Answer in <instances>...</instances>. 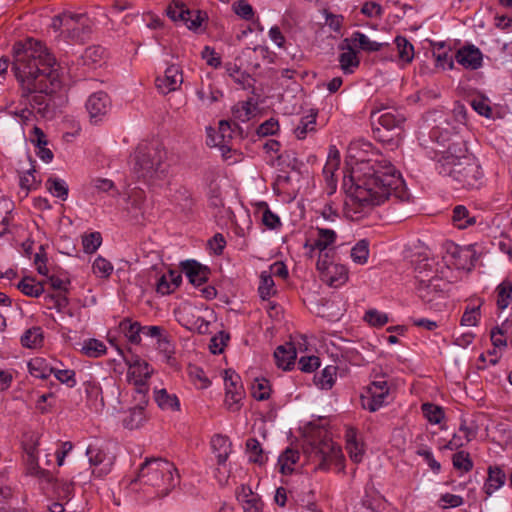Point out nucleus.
Returning a JSON list of instances; mask_svg holds the SVG:
<instances>
[{
	"instance_id": "nucleus-1",
	"label": "nucleus",
	"mask_w": 512,
	"mask_h": 512,
	"mask_svg": "<svg viewBox=\"0 0 512 512\" xmlns=\"http://www.w3.org/2000/svg\"><path fill=\"white\" fill-rule=\"evenodd\" d=\"M11 71L18 83L20 102L25 105L15 113L21 123L28 124L34 112L42 118H51L63 82L56 58L48 48L34 38L15 42Z\"/></svg>"
},
{
	"instance_id": "nucleus-2",
	"label": "nucleus",
	"mask_w": 512,
	"mask_h": 512,
	"mask_svg": "<svg viewBox=\"0 0 512 512\" xmlns=\"http://www.w3.org/2000/svg\"><path fill=\"white\" fill-rule=\"evenodd\" d=\"M343 188L348 210L363 213L390 197L408 201L409 193L399 171L385 159L357 160L344 176Z\"/></svg>"
},
{
	"instance_id": "nucleus-3",
	"label": "nucleus",
	"mask_w": 512,
	"mask_h": 512,
	"mask_svg": "<svg viewBox=\"0 0 512 512\" xmlns=\"http://www.w3.org/2000/svg\"><path fill=\"white\" fill-rule=\"evenodd\" d=\"M180 482L175 465L165 459H150L141 464L137 477L131 481L133 490L137 485L152 498L166 497Z\"/></svg>"
},
{
	"instance_id": "nucleus-4",
	"label": "nucleus",
	"mask_w": 512,
	"mask_h": 512,
	"mask_svg": "<svg viewBox=\"0 0 512 512\" xmlns=\"http://www.w3.org/2000/svg\"><path fill=\"white\" fill-rule=\"evenodd\" d=\"M167 151L159 143L140 144L133 156V174L148 185H158L169 172Z\"/></svg>"
},
{
	"instance_id": "nucleus-5",
	"label": "nucleus",
	"mask_w": 512,
	"mask_h": 512,
	"mask_svg": "<svg viewBox=\"0 0 512 512\" xmlns=\"http://www.w3.org/2000/svg\"><path fill=\"white\" fill-rule=\"evenodd\" d=\"M435 169L440 175L451 178L463 188L476 187L483 176L480 166L472 157L457 156L450 149L438 157Z\"/></svg>"
},
{
	"instance_id": "nucleus-6",
	"label": "nucleus",
	"mask_w": 512,
	"mask_h": 512,
	"mask_svg": "<svg viewBox=\"0 0 512 512\" xmlns=\"http://www.w3.org/2000/svg\"><path fill=\"white\" fill-rule=\"evenodd\" d=\"M53 26L73 43L86 42L92 33L91 21L85 14L63 13L54 18Z\"/></svg>"
},
{
	"instance_id": "nucleus-7",
	"label": "nucleus",
	"mask_w": 512,
	"mask_h": 512,
	"mask_svg": "<svg viewBox=\"0 0 512 512\" xmlns=\"http://www.w3.org/2000/svg\"><path fill=\"white\" fill-rule=\"evenodd\" d=\"M448 288L449 282L437 275H432L427 279L420 276L416 291L423 302L429 304L431 308L439 309L442 304L441 300L445 299Z\"/></svg>"
},
{
	"instance_id": "nucleus-8",
	"label": "nucleus",
	"mask_w": 512,
	"mask_h": 512,
	"mask_svg": "<svg viewBox=\"0 0 512 512\" xmlns=\"http://www.w3.org/2000/svg\"><path fill=\"white\" fill-rule=\"evenodd\" d=\"M370 120L372 125L378 123L383 129L392 131L399 129L405 121L404 115L389 102L375 100L372 103Z\"/></svg>"
},
{
	"instance_id": "nucleus-9",
	"label": "nucleus",
	"mask_w": 512,
	"mask_h": 512,
	"mask_svg": "<svg viewBox=\"0 0 512 512\" xmlns=\"http://www.w3.org/2000/svg\"><path fill=\"white\" fill-rule=\"evenodd\" d=\"M86 455L91 467V475L102 478L108 475L115 463V455L103 445L90 444L86 449Z\"/></svg>"
},
{
	"instance_id": "nucleus-10",
	"label": "nucleus",
	"mask_w": 512,
	"mask_h": 512,
	"mask_svg": "<svg viewBox=\"0 0 512 512\" xmlns=\"http://www.w3.org/2000/svg\"><path fill=\"white\" fill-rule=\"evenodd\" d=\"M311 454L319 460L318 469L327 470L332 463H339L343 459V453L336 443L329 438H324L314 443L311 448Z\"/></svg>"
},
{
	"instance_id": "nucleus-11",
	"label": "nucleus",
	"mask_w": 512,
	"mask_h": 512,
	"mask_svg": "<svg viewBox=\"0 0 512 512\" xmlns=\"http://www.w3.org/2000/svg\"><path fill=\"white\" fill-rule=\"evenodd\" d=\"M388 394L389 387L386 381L372 382L361 394V405L364 409L375 412L385 404Z\"/></svg>"
},
{
	"instance_id": "nucleus-12",
	"label": "nucleus",
	"mask_w": 512,
	"mask_h": 512,
	"mask_svg": "<svg viewBox=\"0 0 512 512\" xmlns=\"http://www.w3.org/2000/svg\"><path fill=\"white\" fill-rule=\"evenodd\" d=\"M225 405L231 412H238L241 409V400L244 395L241 379L234 371L225 372Z\"/></svg>"
},
{
	"instance_id": "nucleus-13",
	"label": "nucleus",
	"mask_w": 512,
	"mask_h": 512,
	"mask_svg": "<svg viewBox=\"0 0 512 512\" xmlns=\"http://www.w3.org/2000/svg\"><path fill=\"white\" fill-rule=\"evenodd\" d=\"M111 101L107 93L103 91L95 92L89 96L86 101V109L90 119L98 123L110 110Z\"/></svg>"
},
{
	"instance_id": "nucleus-14",
	"label": "nucleus",
	"mask_w": 512,
	"mask_h": 512,
	"mask_svg": "<svg viewBox=\"0 0 512 512\" xmlns=\"http://www.w3.org/2000/svg\"><path fill=\"white\" fill-rule=\"evenodd\" d=\"M156 87L162 94L177 90L183 82L181 68L172 64L165 70L164 76L156 78Z\"/></svg>"
},
{
	"instance_id": "nucleus-15",
	"label": "nucleus",
	"mask_w": 512,
	"mask_h": 512,
	"mask_svg": "<svg viewBox=\"0 0 512 512\" xmlns=\"http://www.w3.org/2000/svg\"><path fill=\"white\" fill-rule=\"evenodd\" d=\"M237 128H239V126L235 122L221 120L215 135L212 136L209 134L210 141L207 143L209 145L218 146L223 152L225 150H230L229 143L233 137L235 129Z\"/></svg>"
},
{
	"instance_id": "nucleus-16",
	"label": "nucleus",
	"mask_w": 512,
	"mask_h": 512,
	"mask_svg": "<svg viewBox=\"0 0 512 512\" xmlns=\"http://www.w3.org/2000/svg\"><path fill=\"white\" fill-rule=\"evenodd\" d=\"M181 267L182 272L194 286H201L206 283L211 273L207 266L200 264L196 260H186L181 263Z\"/></svg>"
},
{
	"instance_id": "nucleus-17",
	"label": "nucleus",
	"mask_w": 512,
	"mask_h": 512,
	"mask_svg": "<svg viewBox=\"0 0 512 512\" xmlns=\"http://www.w3.org/2000/svg\"><path fill=\"white\" fill-rule=\"evenodd\" d=\"M455 60L466 69L476 70L482 66L483 54L476 46L468 45L455 53Z\"/></svg>"
},
{
	"instance_id": "nucleus-18",
	"label": "nucleus",
	"mask_w": 512,
	"mask_h": 512,
	"mask_svg": "<svg viewBox=\"0 0 512 512\" xmlns=\"http://www.w3.org/2000/svg\"><path fill=\"white\" fill-rule=\"evenodd\" d=\"M487 473L488 476L484 483L483 490L487 496H491L505 484L506 475L499 466H489Z\"/></svg>"
},
{
	"instance_id": "nucleus-19",
	"label": "nucleus",
	"mask_w": 512,
	"mask_h": 512,
	"mask_svg": "<svg viewBox=\"0 0 512 512\" xmlns=\"http://www.w3.org/2000/svg\"><path fill=\"white\" fill-rule=\"evenodd\" d=\"M296 350L292 344L280 345L274 352V358L279 368L291 370L296 360Z\"/></svg>"
},
{
	"instance_id": "nucleus-20",
	"label": "nucleus",
	"mask_w": 512,
	"mask_h": 512,
	"mask_svg": "<svg viewBox=\"0 0 512 512\" xmlns=\"http://www.w3.org/2000/svg\"><path fill=\"white\" fill-rule=\"evenodd\" d=\"M346 450L354 463H360L363 459L364 450L362 444L357 440V430L349 427L345 432Z\"/></svg>"
},
{
	"instance_id": "nucleus-21",
	"label": "nucleus",
	"mask_w": 512,
	"mask_h": 512,
	"mask_svg": "<svg viewBox=\"0 0 512 512\" xmlns=\"http://www.w3.org/2000/svg\"><path fill=\"white\" fill-rule=\"evenodd\" d=\"M231 442L227 436L214 435L211 439V447L217 458L219 466L225 465L230 453Z\"/></svg>"
},
{
	"instance_id": "nucleus-22",
	"label": "nucleus",
	"mask_w": 512,
	"mask_h": 512,
	"mask_svg": "<svg viewBox=\"0 0 512 512\" xmlns=\"http://www.w3.org/2000/svg\"><path fill=\"white\" fill-rule=\"evenodd\" d=\"M146 421L145 406L137 404L130 408L124 416L122 423L123 426L129 430L140 428Z\"/></svg>"
},
{
	"instance_id": "nucleus-23",
	"label": "nucleus",
	"mask_w": 512,
	"mask_h": 512,
	"mask_svg": "<svg viewBox=\"0 0 512 512\" xmlns=\"http://www.w3.org/2000/svg\"><path fill=\"white\" fill-rule=\"evenodd\" d=\"M351 42L360 50L368 53L380 51L383 47L388 46V43H380L370 40L366 34L360 31H355L351 35Z\"/></svg>"
},
{
	"instance_id": "nucleus-24",
	"label": "nucleus",
	"mask_w": 512,
	"mask_h": 512,
	"mask_svg": "<svg viewBox=\"0 0 512 512\" xmlns=\"http://www.w3.org/2000/svg\"><path fill=\"white\" fill-rule=\"evenodd\" d=\"M176 321L184 328L189 330L195 324L194 319L197 315V308L191 304L185 303L174 310Z\"/></svg>"
},
{
	"instance_id": "nucleus-25",
	"label": "nucleus",
	"mask_w": 512,
	"mask_h": 512,
	"mask_svg": "<svg viewBox=\"0 0 512 512\" xmlns=\"http://www.w3.org/2000/svg\"><path fill=\"white\" fill-rule=\"evenodd\" d=\"M347 51L342 52L339 57V65L344 74L349 75L359 67L360 60L357 56L356 51L347 45Z\"/></svg>"
},
{
	"instance_id": "nucleus-26",
	"label": "nucleus",
	"mask_w": 512,
	"mask_h": 512,
	"mask_svg": "<svg viewBox=\"0 0 512 512\" xmlns=\"http://www.w3.org/2000/svg\"><path fill=\"white\" fill-rule=\"evenodd\" d=\"M239 499L242 502L244 512H261L263 510L261 498L253 493L250 488L243 487Z\"/></svg>"
},
{
	"instance_id": "nucleus-27",
	"label": "nucleus",
	"mask_w": 512,
	"mask_h": 512,
	"mask_svg": "<svg viewBox=\"0 0 512 512\" xmlns=\"http://www.w3.org/2000/svg\"><path fill=\"white\" fill-rule=\"evenodd\" d=\"M317 238L311 244V252L315 249L319 250V252H324L327 248L332 245L336 240V233L332 229L327 228H317Z\"/></svg>"
},
{
	"instance_id": "nucleus-28",
	"label": "nucleus",
	"mask_w": 512,
	"mask_h": 512,
	"mask_svg": "<svg viewBox=\"0 0 512 512\" xmlns=\"http://www.w3.org/2000/svg\"><path fill=\"white\" fill-rule=\"evenodd\" d=\"M324 277L329 286L337 288L347 282L348 269L344 265L334 264Z\"/></svg>"
},
{
	"instance_id": "nucleus-29",
	"label": "nucleus",
	"mask_w": 512,
	"mask_h": 512,
	"mask_svg": "<svg viewBox=\"0 0 512 512\" xmlns=\"http://www.w3.org/2000/svg\"><path fill=\"white\" fill-rule=\"evenodd\" d=\"M316 118V112L301 117L299 123L294 128V134L297 139L303 140L309 133L316 131Z\"/></svg>"
},
{
	"instance_id": "nucleus-30",
	"label": "nucleus",
	"mask_w": 512,
	"mask_h": 512,
	"mask_svg": "<svg viewBox=\"0 0 512 512\" xmlns=\"http://www.w3.org/2000/svg\"><path fill=\"white\" fill-rule=\"evenodd\" d=\"M28 371L36 378L47 379L53 374L54 368L44 358L35 357L28 362Z\"/></svg>"
},
{
	"instance_id": "nucleus-31",
	"label": "nucleus",
	"mask_w": 512,
	"mask_h": 512,
	"mask_svg": "<svg viewBox=\"0 0 512 512\" xmlns=\"http://www.w3.org/2000/svg\"><path fill=\"white\" fill-rule=\"evenodd\" d=\"M21 344L29 349H36L43 345L44 335L41 327H31L21 336Z\"/></svg>"
},
{
	"instance_id": "nucleus-32",
	"label": "nucleus",
	"mask_w": 512,
	"mask_h": 512,
	"mask_svg": "<svg viewBox=\"0 0 512 512\" xmlns=\"http://www.w3.org/2000/svg\"><path fill=\"white\" fill-rule=\"evenodd\" d=\"M300 453L293 448H286L278 458V465L282 474H291L293 472V465L299 460Z\"/></svg>"
},
{
	"instance_id": "nucleus-33",
	"label": "nucleus",
	"mask_w": 512,
	"mask_h": 512,
	"mask_svg": "<svg viewBox=\"0 0 512 512\" xmlns=\"http://www.w3.org/2000/svg\"><path fill=\"white\" fill-rule=\"evenodd\" d=\"M156 403L161 409L176 411L180 409L179 399L175 394H169L166 389L156 390L154 392Z\"/></svg>"
},
{
	"instance_id": "nucleus-34",
	"label": "nucleus",
	"mask_w": 512,
	"mask_h": 512,
	"mask_svg": "<svg viewBox=\"0 0 512 512\" xmlns=\"http://www.w3.org/2000/svg\"><path fill=\"white\" fill-rule=\"evenodd\" d=\"M452 221L458 229H466L476 223V218L470 215L469 210L465 206L458 205L453 210Z\"/></svg>"
},
{
	"instance_id": "nucleus-35",
	"label": "nucleus",
	"mask_w": 512,
	"mask_h": 512,
	"mask_svg": "<svg viewBox=\"0 0 512 512\" xmlns=\"http://www.w3.org/2000/svg\"><path fill=\"white\" fill-rule=\"evenodd\" d=\"M246 452L250 462L258 465H263L267 461V456L264 454L263 448L256 438H248L246 441Z\"/></svg>"
},
{
	"instance_id": "nucleus-36",
	"label": "nucleus",
	"mask_w": 512,
	"mask_h": 512,
	"mask_svg": "<svg viewBox=\"0 0 512 512\" xmlns=\"http://www.w3.org/2000/svg\"><path fill=\"white\" fill-rule=\"evenodd\" d=\"M337 367L334 365L326 366L321 373L315 374L314 383L321 389H331L336 380Z\"/></svg>"
},
{
	"instance_id": "nucleus-37",
	"label": "nucleus",
	"mask_w": 512,
	"mask_h": 512,
	"mask_svg": "<svg viewBox=\"0 0 512 512\" xmlns=\"http://www.w3.org/2000/svg\"><path fill=\"white\" fill-rule=\"evenodd\" d=\"M421 411L426 420L433 425L440 424L445 418L444 409L431 402H426L421 405Z\"/></svg>"
},
{
	"instance_id": "nucleus-38",
	"label": "nucleus",
	"mask_w": 512,
	"mask_h": 512,
	"mask_svg": "<svg viewBox=\"0 0 512 512\" xmlns=\"http://www.w3.org/2000/svg\"><path fill=\"white\" fill-rule=\"evenodd\" d=\"M120 329L132 344H139L141 342L142 326L139 322L124 319L120 322Z\"/></svg>"
},
{
	"instance_id": "nucleus-39",
	"label": "nucleus",
	"mask_w": 512,
	"mask_h": 512,
	"mask_svg": "<svg viewBox=\"0 0 512 512\" xmlns=\"http://www.w3.org/2000/svg\"><path fill=\"white\" fill-rule=\"evenodd\" d=\"M17 288L26 296L39 297L44 292L42 282H36L33 278L24 277L18 284Z\"/></svg>"
},
{
	"instance_id": "nucleus-40",
	"label": "nucleus",
	"mask_w": 512,
	"mask_h": 512,
	"mask_svg": "<svg viewBox=\"0 0 512 512\" xmlns=\"http://www.w3.org/2000/svg\"><path fill=\"white\" fill-rule=\"evenodd\" d=\"M105 344L95 338L85 340L83 342L81 353L87 357L98 358L106 354Z\"/></svg>"
},
{
	"instance_id": "nucleus-41",
	"label": "nucleus",
	"mask_w": 512,
	"mask_h": 512,
	"mask_svg": "<svg viewBox=\"0 0 512 512\" xmlns=\"http://www.w3.org/2000/svg\"><path fill=\"white\" fill-rule=\"evenodd\" d=\"M141 333L151 338H157L159 347L165 352L167 357H170V354L173 351L170 349V343L168 339L166 337H162V328L160 326H142Z\"/></svg>"
},
{
	"instance_id": "nucleus-42",
	"label": "nucleus",
	"mask_w": 512,
	"mask_h": 512,
	"mask_svg": "<svg viewBox=\"0 0 512 512\" xmlns=\"http://www.w3.org/2000/svg\"><path fill=\"white\" fill-rule=\"evenodd\" d=\"M497 293V307L503 311L512 302V283L510 281H503L496 288Z\"/></svg>"
},
{
	"instance_id": "nucleus-43",
	"label": "nucleus",
	"mask_w": 512,
	"mask_h": 512,
	"mask_svg": "<svg viewBox=\"0 0 512 512\" xmlns=\"http://www.w3.org/2000/svg\"><path fill=\"white\" fill-rule=\"evenodd\" d=\"M274 280L268 271H262L260 274V284L258 293L262 300H269V298L276 293L274 288Z\"/></svg>"
},
{
	"instance_id": "nucleus-44",
	"label": "nucleus",
	"mask_w": 512,
	"mask_h": 512,
	"mask_svg": "<svg viewBox=\"0 0 512 512\" xmlns=\"http://www.w3.org/2000/svg\"><path fill=\"white\" fill-rule=\"evenodd\" d=\"M46 187L54 197H57L62 201L67 199L69 188L63 179L50 177L46 181Z\"/></svg>"
},
{
	"instance_id": "nucleus-45",
	"label": "nucleus",
	"mask_w": 512,
	"mask_h": 512,
	"mask_svg": "<svg viewBox=\"0 0 512 512\" xmlns=\"http://www.w3.org/2000/svg\"><path fill=\"white\" fill-rule=\"evenodd\" d=\"M399 59L405 63L412 62L414 58V47L404 36H397L394 40Z\"/></svg>"
},
{
	"instance_id": "nucleus-46",
	"label": "nucleus",
	"mask_w": 512,
	"mask_h": 512,
	"mask_svg": "<svg viewBox=\"0 0 512 512\" xmlns=\"http://www.w3.org/2000/svg\"><path fill=\"white\" fill-rule=\"evenodd\" d=\"M270 382L266 378H256L251 386V394L258 401L267 400L270 397Z\"/></svg>"
},
{
	"instance_id": "nucleus-47",
	"label": "nucleus",
	"mask_w": 512,
	"mask_h": 512,
	"mask_svg": "<svg viewBox=\"0 0 512 512\" xmlns=\"http://www.w3.org/2000/svg\"><path fill=\"white\" fill-rule=\"evenodd\" d=\"M12 209L13 203L4 197H0V236L8 232Z\"/></svg>"
},
{
	"instance_id": "nucleus-48",
	"label": "nucleus",
	"mask_w": 512,
	"mask_h": 512,
	"mask_svg": "<svg viewBox=\"0 0 512 512\" xmlns=\"http://www.w3.org/2000/svg\"><path fill=\"white\" fill-rule=\"evenodd\" d=\"M153 373V369L150 367L149 363L137 358L130 365V374L133 376V379H145L148 380Z\"/></svg>"
},
{
	"instance_id": "nucleus-49",
	"label": "nucleus",
	"mask_w": 512,
	"mask_h": 512,
	"mask_svg": "<svg viewBox=\"0 0 512 512\" xmlns=\"http://www.w3.org/2000/svg\"><path fill=\"white\" fill-rule=\"evenodd\" d=\"M35 172L36 169L34 162L30 160V168L23 172L19 179L20 188L25 191V195H27L30 190L37 188L38 184L36 181Z\"/></svg>"
},
{
	"instance_id": "nucleus-50",
	"label": "nucleus",
	"mask_w": 512,
	"mask_h": 512,
	"mask_svg": "<svg viewBox=\"0 0 512 512\" xmlns=\"http://www.w3.org/2000/svg\"><path fill=\"white\" fill-rule=\"evenodd\" d=\"M104 56L105 49L99 45H94L86 48L81 58L84 65H95L100 63Z\"/></svg>"
},
{
	"instance_id": "nucleus-51",
	"label": "nucleus",
	"mask_w": 512,
	"mask_h": 512,
	"mask_svg": "<svg viewBox=\"0 0 512 512\" xmlns=\"http://www.w3.org/2000/svg\"><path fill=\"white\" fill-rule=\"evenodd\" d=\"M369 256V241L362 239L358 241L355 246L351 249L352 260L360 265L367 262Z\"/></svg>"
},
{
	"instance_id": "nucleus-52",
	"label": "nucleus",
	"mask_w": 512,
	"mask_h": 512,
	"mask_svg": "<svg viewBox=\"0 0 512 512\" xmlns=\"http://www.w3.org/2000/svg\"><path fill=\"white\" fill-rule=\"evenodd\" d=\"M453 467L462 472H469L473 469V461L467 451L456 452L452 457Z\"/></svg>"
},
{
	"instance_id": "nucleus-53",
	"label": "nucleus",
	"mask_w": 512,
	"mask_h": 512,
	"mask_svg": "<svg viewBox=\"0 0 512 512\" xmlns=\"http://www.w3.org/2000/svg\"><path fill=\"white\" fill-rule=\"evenodd\" d=\"M175 201L181 207V210L184 212L192 211L195 200L192 196V193L186 188H180L175 193Z\"/></svg>"
},
{
	"instance_id": "nucleus-54",
	"label": "nucleus",
	"mask_w": 512,
	"mask_h": 512,
	"mask_svg": "<svg viewBox=\"0 0 512 512\" xmlns=\"http://www.w3.org/2000/svg\"><path fill=\"white\" fill-rule=\"evenodd\" d=\"M470 104L479 115L486 118L492 117V108L490 106V100L487 97L478 95L471 100Z\"/></svg>"
},
{
	"instance_id": "nucleus-55",
	"label": "nucleus",
	"mask_w": 512,
	"mask_h": 512,
	"mask_svg": "<svg viewBox=\"0 0 512 512\" xmlns=\"http://www.w3.org/2000/svg\"><path fill=\"white\" fill-rule=\"evenodd\" d=\"M102 243L100 232H91L82 237V245L85 253L92 254L97 251Z\"/></svg>"
},
{
	"instance_id": "nucleus-56",
	"label": "nucleus",
	"mask_w": 512,
	"mask_h": 512,
	"mask_svg": "<svg viewBox=\"0 0 512 512\" xmlns=\"http://www.w3.org/2000/svg\"><path fill=\"white\" fill-rule=\"evenodd\" d=\"M190 15H185L184 19H180L188 29L196 31L201 27L203 21L206 18V13L201 10H190Z\"/></svg>"
},
{
	"instance_id": "nucleus-57",
	"label": "nucleus",
	"mask_w": 512,
	"mask_h": 512,
	"mask_svg": "<svg viewBox=\"0 0 512 512\" xmlns=\"http://www.w3.org/2000/svg\"><path fill=\"white\" fill-rule=\"evenodd\" d=\"M166 14L173 21H180V19H184L185 15H190L186 5L178 1H173L167 7Z\"/></svg>"
},
{
	"instance_id": "nucleus-58",
	"label": "nucleus",
	"mask_w": 512,
	"mask_h": 512,
	"mask_svg": "<svg viewBox=\"0 0 512 512\" xmlns=\"http://www.w3.org/2000/svg\"><path fill=\"white\" fill-rule=\"evenodd\" d=\"M54 377L62 384L69 388H74L77 385L76 373L72 369H57L54 368Z\"/></svg>"
},
{
	"instance_id": "nucleus-59",
	"label": "nucleus",
	"mask_w": 512,
	"mask_h": 512,
	"mask_svg": "<svg viewBox=\"0 0 512 512\" xmlns=\"http://www.w3.org/2000/svg\"><path fill=\"white\" fill-rule=\"evenodd\" d=\"M92 268L94 274L101 278H107L113 272V265L101 256L94 260Z\"/></svg>"
},
{
	"instance_id": "nucleus-60",
	"label": "nucleus",
	"mask_w": 512,
	"mask_h": 512,
	"mask_svg": "<svg viewBox=\"0 0 512 512\" xmlns=\"http://www.w3.org/2000/svg\"><path fill=\"white\" fill-rule=\"evenodd\" d=\"M54 489L60 499L70 500L74 493V483L56 479L54 481Z\"/></svg>"
},
{
	"instance_id": "nucleus-61",
	"label": "nucleus",
	"mask_w": 512,
	"mask_h": 512,
	"mask_svg": "<svg viewBox=\"0 0 512 512\" xmlns=\"http://www.w3.org/2000/svg\"><path fill=\"white\" fill-rule=\"evenodd\" d=\"M444 45L441 44L439 49L433 53L436 58V65L443 69H453L454 62L453 56L449 53V51L443 50Z\"/></svg>"
},
{
	"instance_id": "nucleus-62",
	"label": "nucleus",
	"mask_w": 512,
	"mask_h": 512,
	"mask_svg": "<svg viewBox=\"0 0 512 512\" xmlns=\"http://www.w3.org/2000/svg\"><path fill=\"white\" fill-rule=\"evenodd\" d=\"M232 9L236 15L244 20H252L254 17L253 7L246 0H239L233 3Z\"/></svg>"
},
{
	"instance_id": "nucleus-63",
	"label": "nucleus",
	"mask_w": 512,
	"mask_h": 512,
	"mask_svg": "<svg viewBox=\"0 0 512 512\" xmlns=\"http://www.w3.org/2000/svg\"><path fill=\"white\" fill-rule=\"evenodd\" d=\"M364 320L371 326L382 327L388 322V316L376 309H370L365 313Z\"/></svg>"
},
{
	"instance_id": "nucleus-64",
	"label": "nucleus",
	"mask_w": 512,
	"mask_h": 512,
	"mask_svg": "<svg viewBox=\"0 0 512 512\" xmlns=\"http://www.w3.org/2000/svg\"><path fill=\"white\" fill-rule=\"evenodd\" d=\"M229 339V334L225 333L224 331H220L218 334L211 338L209 345L210 351L213 354L222 353Z\"/></svg>"
}]
</instances>
